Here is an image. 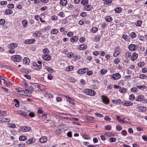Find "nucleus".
Returning <instances> with one entry per match:
<instances>
[{
	"mask_svg": "<svg viewBox=\"0 0 147 147\" xmlns=\"http://www.w3.org/2000/svg\"><path fill=\"white\" fill-rule=\"evenodd\" d=\"M6 113V112L5 111H0V117L1 116Z\"/></svg>",
	"mask_w": 147,
	"mask_h": 147,
	"instance_id": "0e129e2a",
	"label": "nucleus"
},
{
	"mask_svg": "<svg viewBox=\"0 0 147 147\" xmlns=\"http://www.w3.org/2000/svg\"><path fill=\"white\" fill-rule=\"evenodd\" d=\"M94 41L96 42L99 41L100 40V38L99 36H96L94 38Z\"/></svg>",
	"mask_w": 147,
	"mask_h": 147,
	"instance_id": "13d9d810",
	"label": "nucleus"
},
{
	"mask_svg": "<svg viewBox=\"0 0 147 147\" xmlns=\"http://www.w3.org/2000/svg\"><path fill=\"white\" fill-rule=\"evenodd\" d=\"M121 8L120 7H117L115 9V11L116 13H119L121 11Z\"/></svg>",
	"mask_w": 147,
	"mask_h": 147,
	"instance_id": "473e14b6",
	"label": "nucleus"
},
{
	"mask_svg": "<svg viewBox=\"0 0 147 147\" xmlns=\"http://www.w3.org/2000/svg\"><path fill=\"white\" fill-rule=\"evenodd\" d=\"M83 92L86 94L90 96H94L96 94V92L94 90L89 89H84L83 91Z\"/></svg>",
	"mask_w": 147,
	"mask_h": 147,
	"instance_id": "f257e3e1",
	"label": "nucleus"
},
{
	"mask_svg": "<svg viewBox=\"0 0 147 147\" xmlns=\"http://www.w3.org/2000/svg\"><path fill=\"white\" fill-rule=\"evenodd\" d=\"M107 72V70L106 69H102L100 70V72L102 74H106Z\"/></svg>",
	"mask_w": 147,
	"mask_h": 147,
	"instance_id": "de8ad7c7",
	"label": "nucleus"
},
{
	"mask_svg": "<svg viewBox=\"0 0 147 147\" xmlns=\"http://www.w3.org/2000/svg\"><path fill=\"white\" fill-rule=\"evenodd\" d=\"M67 3V0H61L60 1V4L62 6L66 5Z\"/></svg>",
	"mask_w": 147,
	"mask_h": 147,
	"instance_id": "cd10ccee",
	"label": "nucleus"
},
{
	"mask_svg": "<svg viewBox=\"0 0 147 147\" xmlns=\"http://www.w3.org/2000/svg\"><path fill=\"white\" fill-rule=\"evenodd\" d=\"M95 115L96 117H98L100 118H102L103 117V115L102 114H101L98 113H95Z\"/></svg>",
	"mask_w": 147,
	"mask_h": 147,
	"instance_id": "4d7b16f0",
	"label": "nucleus"
},
{
	"mask_svg": "<svg viewBox=\"0 0 147 147\" xmlns=\"http://www.w3.org/2000/svg\"><path fill=\"white\" fill-rule=\"evenodd\" d=\"M147 78L146 76L144 74H141L139 76V78L142 79H144Z\"/></svg>",
	"mask_w": 147,
	"mask_h": 147,
	"instance_id": "603ef678",
	"label": "nucleus"
},
{
	"mask_svg": "<svg viewBox=\"0 0 147 147\" xmlns=\"http://www.w3.org/2000/svg\"><path fill=\"white\" fill-rule=\"evenodd\" d=\"M86 118L88 120L90 121H93L94 119L93 117L89 116H87L86 117Z\"/></svg>",
	"mask_w": 147,
	"mask_h": 147,
	"instance_id": "bf43d9fd",
	"label": "nucleus"
},
{
	"mask_svg": "<svg viewBox=\"0 0 147 147\" xmlns=\"http://www.w3.org/2000/svg\"><path fill=\"white\" fill-rule=\"evenodd\" d=\"M58 15L61 18H63L65 16L64 13L63 12H60Z\"/></svg>",
	"mask_w": 147,
	"mask_h": 147,
	"instance_id": "a18cd8bd",
	"label": "nucleus"
},
{
	"mask_svg": "<svg viewBox=\"0 0 147 147\" xmlns=\"http://www.w3.org/2000/svg\"><path fill=\"white\" fill-rule=\"evenodd\" d=\"M45 69L49 73H52L54 72V70L50 67L46 66Z\"/></svg>",
	"mask_w": 147,
	"mask_h": 147,
	"instance_id": "a878e982",
	"label": "nucleus"
},
{
	"mask_svg": "<svg viewBox=\"0 0 147 147\" xmlns=\"http://www.w3.org/2000/svg\"><path fill=\"white\" fill-rule=\"evenodd\" d=\"M138 90V89L137 88H133L131 89V92H136Z\"/></svg>",
	"mask_w": 147,
	"mask_h": 147,
	"instance_id": "774afa93",
	"label": "nucleus"
},
{
	"mask_svg": "<svg viewBox=\"0 0 147 147\" xmlns=\"http://www.w3.org/2000/svg\"><path fill=\"white\" fill-rule=\"evenodd\" d=\"M45 96L47 97H48V98H52V95L50 93H47L46 94Z\"/></svg>",
	"mask_w": 147,
	"mask_h": 147,
	"instance_id": "69168bd1",
	"label": "nucleus"
},
{
	"mask_svg": "<svg viewBox=\"0 0 147 147\" xmlns=\"http://www.w3.org/2000/svg\"><path fill=\"white\" fill-rule=\"evenodd\" d=\"M69 80L70 82L74 83L76 81L75 79L72 77H70L69 78Z\"/></svg>",
	"mask_w": 147,
	"mask_h": 147,
	"instance_id": "c03bdc74",
	"label": "nucleus"
},
{
	"mask_svg": "<svg viewBox=\"0 0 147 147\" xmlns=\"http://www.w3.org/2000/svg\"><path fill=\"white\" fill-rule=\"evenodd\" d=\"M98 28L96 27H93L92 30V31L93 33H95L98 30Z\"/></svg>",
	"mask_w": 147,
	"mask_h": 147,
	"instance_id": "6e6d98bb",
	"label": "nucleus"
},
{
	"mask_svg": "<svg viewBox=\"0 0 147 147\" xmlns=\"http://www.w3.org/2000/svg\"><path fill=\"white\" fill-rule=\"evenodd\" d=\"M42 32L40 31H36L33 34V36L34 37L39 36L41 34Z\"/></svg>",
	"mask_w": 147,
	"mask_h": 147,
	"instance_id": "aec40b11",
	"label": "nucleus"
},
{
	"mask_svg": "<svg viewBox=\"0 0 147 147\" xmlns=\"http://www.w3.org/2000/svg\"><path fill=\"white\" fill-rule=\"evenodd\" d=\"M11 59L13 61L16 62H19L21 60V56L19 55H16L11 57Z\"/></svg>",
	"mask_w": 147,
	"mask_h": 147,
	"instance_id": "39448f33",
	"label": "nucleus"
},
{
	"mask_svg": "<svg viewBox=\"0 0 147 147\" xmlns=\"http://www.w3.org/2000/svg\"><path fill=\"white\" fill-rule=\"evenodd\" d=\"M112 102L113 103H115L116 104H121L122 105V101L120 99L113 100H112Z\"/></svg>",
	"mask_w": 147,
	"mask_h": 147,
	"instance_id": "f3484780",
	"label": "nucleus"
},
{
	"mask_svg": "<svg viewBox=\"0 0 147 147\" xmlns=\"http://www.w3.org/2000/svg\"><path fill=\"white\" fill-rule=\"evenodd\" d=\"M35 142V139L34 138H31L26 142V143L27 144L29 145L30 144H32L34 143Z\"/></svg>",
	"mask_w": 147,
	"mask_h": 147,
	"instance_id": "2eb2a0df",
	"label": "nucleus"
},
{
	"mask_svg": "<svg viewBox=\"0 0 147 147\" xmlns=\"http://www.w3.org/2000/svg\"><path fill=\"white\" fill-rule=\"evenodd\" d=\"M114 50L115 51V53H117L118 54H119L120 52V49L119 47H116L115 48V49Z\"/></svg>",
	"mask_w": 147,
	"mask_h": 147,
	"instance_id": "8fccbe9b",
	"label": "nucleus"
},
{
	"mask_svg": "<svg viewBox=\"0 0 147 147\" xmlns=\"http://www.w3.org/2000/svg\"><path fill=\"white\" fill-rule=\"evenodd\" d=\"M101 98L102 102L106 105H108L109 103V101L108 98L105 95H102Z\"/></svg>",
	"mask_w": 147,
	"mask_h": 147,
	"instance_id": "7ed1b4c3",
	"label": "nucleus"
},
{
	"mask_svg": "<svg viewBox=\"0 0 147 147\" xmlns=\"http://www.w3.org/2000/svg\"><path fill=\"white\" fill-rule=\"evenodd\" d=\"M144 64V62L142 61L139 63L138 64V66L139 67H141L143 66Z\"/></svg>",
	"mask_w": 147,
	"mask_h": 147,
	"instance_id": "864d4df0",
	"label": "nucleus"
},
{
	"mask_svg": "<svg viewBox=\"0 0 147 147\" xmlns=\"http://www.w3.org/2000/svg\"><path fill=\"white\" fill-rule=\"evenodd\" d=\"M0 3L2 5H5L7 4V2L6 1H3L1 2Z\"/></svg>",
	"mask_w": 147,
	"mask_h": 147,
	"instance_id": "338daca9",
	"label": "nucleus"
},
{
	"mask_svg": "<svg viewBox=\"0 0 147 147\" xmlns=\"http://www.w3.org/2000/svg\"><path fill=\"white\" fill-rule=\"evenodd\" d=\"M109 141L111 142H115L116 141V139L114 138H111L109 139Z\"/></svg>",
	"mask_w": 147,
	"mask_h": 147,
	"instance_id": "e2e57ef3",
	"label": "nucleus"
},
{
	"mask_svg": "<svg viewBox=\"0 0 147 147\" xmlns=\"http://www.w3.org/2000/svg\"><path fill=\"white\" fill-rule=\"evenodd\" d=\"M88 69L87 68H83L79 69L77 71V73L78 74H84L88 71Z\"/></svg>",
	"mask_w": 147,
	"mask_h": 147,
	"instance_id": "0eeeda50",
	"label": "nucleus"
},
{
	"mask_svg": "<svg viewBox=\"0 0 147 147\" xmlns=\"http://www.w3.org/2000/svg\"><path fill=\"white\" fill-rule=\"evenodd\" d=\"M121 77V74L119 73H117L111 75V77L113 80H117L119 79Z\"/></svg>",
	"mask_w": 147,
	"mask_h": 147,
	"instance_id": "f03ea898",
	"label": "nucleus"
},
{
	"mask_svg": "<svg viewBox=\"0 0 147 147\" xmlns=\"http://www.w3.org/2000/svg\"><path fill=\"white\" fill-rule=\"evenodd\" d=\"M131 54L129 52L127 51L125 54V57L126 58L128 59L131 56Z\"/></svg>",
	"mask_w": 147,
	"mask_h": 147,
	"instance_id": "2f4dec72",
	"label": "nucleus"
},
{
	"mask_svg": "<svg viewBox=\"0 0 147 147\" xmlns=\"http://www.w3.org/2000/svg\"><path fill=\"white\" fill-rule=\"evenodd\" d=\"M116 129L118 131H119L121 130L122 128L121 126L119 125H117L116 126Z\"/></svg>",
	"mask_w": 147,
	"mask_h": 147,
	"instance_id": "052dcab7",
	"label": "nucleus"
},
{
	"mask_svg": "<svg viewBox=\"0 0 147 147\" xmlns=\"http://www.w3.org/2000/svg\"><path fill=\"white\" fill-rule=\"evenodd\" d=\"M10 121V119L8 118L3 117L0 119V121L3 123L8 122Z\"/></svg>",
	"mask_w": 147,
	"mask_h": 147,
	"instance_id": "f8f14e48",
	"label": "nucleus"
},
{
	"mask_svg": "<svg viewBox=\"0 0 147 147\" xmlns=\"http://www.w3.org/2000/svg\"><path fill=\"white\" fill-rule=\"evenodd\" d=\"M16 103L15 105V106L16 107H19V102L16 99H15L13 100Z\"/></svg>",
	"mask_w": 147,
	"mask_h": 147,
	"instance_id": "4c0bfd02",
	"label": "nucleus"
},
{
	"mask_svg": "<svg viewBox=\"0 0 147 147\" xmlns=\"http://www.w3.org/2000/svg\"><path fill=\"white\" fill-rule=\"evenodd\" d=\"M42 58L45 60L49 61L51 59V57L47 54H44L42 55Z\"/></svg>",
	"mask_w": 147,
	"mask_h": 147,
	"instance_id": "9b49d317",
	"label": "nucleus"
},
{
	"mask_svg": "<svg viewBox=\"0 0 147 147\" xmlns=\"http://www.w3.org/2000/svg\"><path fill=\"white\" fill-rule=\"evenodd\" d=\"M138 55L137 53H134L130 57L131 60L133 61H135L138 57Z\"/></svg>",
	"mask_w": 147,
	"mask_h": 147,
	"instance_id": "4468645a",
	"label": "nucleus"
},
{
	"mask_svg": "<svg viewBox=\"0 0 147 147\" xmlns=\"http://www.w3.org/2000/svg\"><path fill=\"white\" fill-rule=\"evenodd\" d=\"M144 97V96L143 95H140L136 97V100L137 101H142V100H143Z\"/></svg>",
	"mask_w": 147,
	"mask_h": 147,
	"instance_id": "4be33fe9",
	"label": "nucleus"
},
{
	"mask_svg": "<svg viewBox=\"0 0 147 147\" xmlns=\"http://www.w3.org/2000/svg\"><path fill=\"white\" fill-rule=\"evenodd\" d=\"M87 46L83 44L80 45L79 47V49L80 50H84L86 49L87 48Z\"/></svg>",
	"mask_w": 147,
	"mask_h": 147,
	"instance_id": "5701e85b",
	"label": "nucleus"
},
{
	"mask_svg": "<svg viewBox=\"0 0 147 147\" xmlns=\"http://www.w3.org/2000/svg\"><path fill=\"white\" fill-rule=\"evenodd\" d=\"M18 46V44L16 43H11L9 44L8 47L9 49H14Z\"/></svg>",
	"mask_w": 147,
	"mask_h": 147,
	"instance_id": "9d476101",
	"label": "nucleus"
},
{
	"mask_svg": "<svg viewBox=\"0 0 147 147\" xmlns=\"http://www.w3.org/2000/svg\"><path fill=\"white\" fill-rule=\"evenodd\" d=\"M137 88L140 90H142V91H144V90L146 89L147 88V87L146 86L142 85V86H137Z\"/></svg>",
	"mask_w": 147,
	"mask_h": 147,
	"instance_id": "c85d7f7f",
	"label": "nucleus"
},
{
	"mask_svg": "<svg viewBox=\"0 0 147 147\" xmlns=\"http://www.w3.org/2000/svg\"><path fill=\"white\" fill-rule=\"evenodd\" d=\"M137 109L141 111H146V107L138 105L137 108Z\"/></svg>",
	"mask_w": 147,
	"mask_h": 147,
	"instance_id": "6ab92c4d",
	"label": "nucleus"
},
{
	"mask_svg": "<svg viewBox=\"0 0 147 147\" xmlns=\"http://www.w3.org/2000/svg\"><path fill=\"white\" fill-rule=\"evenodd\" d=\"M18 113L19 115L25 117L27 118L28 117V114L26 112H24L21 111H18Z\"/></svg>",
	"mask_w": 147,
	"mask_h": 147,
	"instance_id": "ddd939ff",
	"label": "nucleus"
},
{
	"mask_svg": "<svg viewBox=\"0 0 147 147\" xmlns=\"http://www.w3.org/2000/svg\"><path fill=\"white\" fill-rule=\"evenodd\" d=\"M130 36L132 38H136L137 36V35L134 32H131L129 34Z\"/></svg>",
	"mask_w": 147,
	"mask_h": 147,
	"instance_id": "c9c22d12",
	"label": "nucleus"
},
{
	"mask_svg": "<svg viewBox=\"0 0 147 147\" xmlns=\"http://www.w3.org/2000/svg\"><path fill=\"white\" fill-rule=\"evenodd\" d=\"M22 25L24 28L26 27L28 25V22L26 20H24L22 21Z\"/></svg>",
	"mask_w": 147,
	"mask_h": 147,
	"instance_id": "b1692460",
	"label": "nucleus"
},
{
	"mask_svg": "<svg viewBox=\"0 0 147 147\" xmlns=\"http://www.w3.org/2000/svg\"><path fill=\"white\" fill-rule=\"evenodd\" d=\"M42 52L44 54H47L49 53V51L47 48H45L42 50Z\"/></svg>",
	"mask_w": 147,
	"mask_h": 147,
	"instance_id": "a19ab883",
	"label": "nucleus"
},
{
	"mask_svg": "<svg viewBox=\"0 0 147 147\" xmlns=\"http://www.w3.org/2000/svg\"><path fill=\"white\" fill-rule=\"evenodd\" d=\"M142 24V21L139 20L137 21L136 23V26H140Z\"/></svg>",
	"mask_w": 147,
	"mask_h": 147,
	"instance_id": "ea45409f",
	"label": "nucleus"
},
{
	"mask_svg": "<svg viewBox=\"0 0 147 147\" xmlns=\"http://www.w3.org/2000/svg\"><path fill=\"white\" fill-rule=\"evenodd\" d=\"M119 91L121 93H124L126 91V89L124 88H121L119 89Z\"/></svg>",
	"mask_w": 147,
	"mask_h": 147,
	"instance_id": "37998d69",
	"label": "nucleus"
},
{
	"mask_svg": "<svg viewBox=\"0 0 147 147\" xmlns=\"http://www.w3.org/2000/svg\"><path fill=\"white\" fill-rule=\"evenodd\" d=\"M8 125H9L8 127H9L14 128L16 127V125L13 124L9 123Z\"/></svg>",
	"mask_w": 147,
	"mask_h": 147,
	"instance_id": "49530a36",
	"label": "nucleus"
},
{
	"mask_svg": "<svg viewBox=\"0 0 147 147\" xmlns=\"http://www.w3.org/2000/svg\"><path fill=\"white\" fill-rule=\"evenodd\" d=\"M5 20L3 19H2L0 20V25H3L5 23Z\"/></svg>",
	"mask_w": 147,
	"mask_h": 147,
	"instance_id": "5fc2aeb1",
	"label": "nucleus"
},
{
	"mask_svg": "<svg viewBox=\"0 0 147 147\" xmlns=\"http://www.w3.org/2000/svg\"><path fill=\"white\" fill-rule=\"evenodd\" d=\"M31 129V128L29 126H22L21 127L19 130L20 131L25 132L28 131Z\"/></svg>",
	"mask_w": 147,
	"mask_h": 147,
	"instance_id": "20e7f679",
	"label": "nucleus"
},
{
	"mask_svg": "<svg viewBox=\"0 0 147 147\" xmlns=\"http://www.w3.org/2000/svg\"><path fill=\"white\" fill-rule=\"evenodd\" d=\"M23 63L25 64H28L30 62V59L28 57H25L23 59Z\"/></svg>",
	"mask_w": 147,
	"mask_h": 147,
	"instance_id": "393cba45",
	"label": "nucleus"
},
{
	"mask_svg": "<svg viewBox=\"0 0 147 147\" xmlns=\"http://www.w3.org/2000/svg\"><path fill=\"white\" fill-rule=\"evenodd\" d=\"M135 99V96L133 94H131L129 96V99L131 101H133Z\"/></svg>",
	"mask_w": 147,
	"mask_h": 147,
	"instance_id": "58836bf2",
	"label": "nucleus"
},
{
	"mask_svg": "<svg viewBox=\"0 0 147 147\" xmlns=\"http://www.w3.org/2000/svg\"><path fill=\"white\" fill-rule=\"evenodd\" d=\"M88 0H82L81 1V4L83 5H87L88 3Z\"/></svg>",
	"mask_w": 147,
	"mask_h": 147,
	"instance_id": "f704fd0d",
	"label": "nucleus"
},
{
	"mask_svg": "<svg viewBox=\"0 0 147 147\" xmlns=\"http://www.w3.org/2000/svg\"><path fill=\"white\" fill-rule=\"evenodd\" d=\"M74 69V67L72 65L68 67L65 69V71L67 72L72 71Z\"/></svg>",
	"mask_w": 147,
	"mask_h": 147,
	"instance_id": "bb28decb",
	"label": "nucleus"
},
{
	"mask_svg": "<svg viewBox=\"0 0 147 147\" xmlns=\"http://www.w3.org/2000/svg\"><path fill=\"white\" fill-rule=\"evenodd\" d=\"M92 7V6L90 5H86L84 7V10L86 11H89L90 10Z\"/></svg>",
	"mask_w": 147,
	"mask_h": 147,
	"instance_id": "a211bd4d",
	"label": "nucleus"
},
{
	"mask_svg": "<svg viewBox=\"0 0 147 147\" xmlns=\"http://www.w3.org/2000/svg\"><path fill=\"white\" fill-rule=\"evenodd\" d=\"M7 6L8 8L10 9H12L14 8V5L12 3L9 4Z\"/></svg>",
	"mask_w": 147,
	"mask_h": 147,
	"instance_id": "680f3d73",
	"label": "nucleus"
},
{
	"mask_svg": "<svg viewBox=\"0 0 147 147\" xmlns=\"http://www.w3.org/2000/svg\"><path fill=\"white\" fill-rule=\"evenodd\" d=\"M47 140V137L45 136H43L40 138L39 141L40 143H44Z\"/></svg>",
	"mask_w": 147,
	"mask_h": 147,
	"instance_id": "dca6fc26",
	"label": "nucleus"
},
{
	"mask_svg": "<svg viewBox=\"0 0 147 147\" xmlns=\"http://www.w3.org/2000/svg\"><path fill=\"white\" fill-rule=\"evenodd\" d=\"M137 47V45H136L131 44L128 46V48L129 50L134 51L136 50Z\"/></svg>",
	"mask_w": 147,
	"mask_h": 147,
	"instance_id": "6e6552de",
	"label": "nucleus"
},
{
	"mask_svg": "<svg viewBox=\"0 0 147 147\" xmlns=\"http://www.w3.org/2000/svg\"><path fill=\"white\" fill-rule=\"evenodd\" d=\"M66 98L67 101L69 102V103H71V104H73V100L72 98L67 96H66Z\"/></svg>",
	"mask_w": 147,
	"mask_h": 147,
	"instance_id": "72a5a7b5",
	"label": "nucleus"
},
{
	"mask_svg": "<svg viewBox=\"0 0 147 147\" xmlns=\"http://www.w3.org/2000/svg\"><path fill=\"white\" fill-rule=\"evenodd\" d=\"M128 36L127 34H124L122 36V38L125 41L128 40Z\"/></svg>",
	"mask_w": 147,
	"mask_h": 147,
	"instance_id": "09e8293b",
	"label": "nucleus"
},
{
	"mask_svg": "<svg viewBox=\"0 0 147 147\" xmlns=\"http://www.w3.org/2000/svg\"><path fill=\"white\" fill-rule=\"evenodd\" d=\"M34 67H35L34 68L35 69L38 70L39 69H40L42 68V65H39L38 64H36Z\"/></svg>",
	"mask_w": 147,
	"mask_h": 147,
	"instance_id": "79ce46f5",
	"label": "nucleus"
},
{
	"mask_svg": "<svg viewBox=\"0 0 147 147\" xmlns=\"http://www.w3.org/2000/svg\"><path fill=\"white\" fill-rule=\"evenodd\" d=\"M122 105L124 106H130L133 105L132 102L128 100H124L122 102Z\"/></svg>",
	"mask_w": 147,
	"mask_h": 147,
	"instance_id": "423d86ee",
	"label": "nucleus"
},
{
	"mask_svg": "<svg viewBox=\"0 0 147 147\" xmlns=\"http://www.w3.org/2000/svg\"><path fill=\"white\" fill-rule=\"evenodd\" d=\"M78 39V38L77 36H73L70 38V40L71 42L77 41Z\"/></svg>",
	"mask_w": 147,
	"mask_h": 147,
	"instance_id": "c756f323",
	"label": "nucleus"
},
{
	"mask_svg": "<svg viewBox=\"0 0 147 147\" xmlns=\"http://www.w3.org/2000/svg\"><path fill=\"white\" fill-rule=\"evenodd\" d=\"M105 19L107 22H111L113 20V19L112 18V17L109 16H108L106 17L105 18Z\"/></svg>",
	"mask_w": 147,
	"mask_h": 147,
	"instance_id": "e433bc0d",
	"label": "nucleus"
},
{
	"mask_svg": "<svg viewBox=\"0 0 147 147\" xmlns=\"http://www.w3.org/2000/svg\"><path fill=\"white\" fill-rule=\"evenodd\" d=\"M27 139V137L26 136L23 135L20 136L19 138V140L21 141H25Z\"/></svg>",
	"mask_w": 147,
	"mask_h": 147,
	"instance_id": "412c9836",
	"label": "nucleus"
},
{
	"mask_svg": "<svg viewBox=\"0 0 147 147\" xmlns=\"http://www.w3.org/2000/svg\"><path fill=\"white\" fill-rule=\"evenodd\" d=\"M58 30L57 29H54L51 31V33L53 34H57L58 32Z\"/></svg>",
	"mask_w": 147,
	"mask_h": 147,
	"instance_id": "3c124183",
	"label": "nucleus"
},
{
	"mask_svg": "<svg viewBox=\"0 0 147 147\" xmlns=\"http://www.w3.org/2000/svg\"><path fill=\"white\" fill-rule=\"evenodd\" d=\"M13 11L10 9H8L5 10V13L6 15L11 14L13 13Z\"/></svg>",
	"mask_w": 147,
	"mask_h": 147,
	"instance_id": "7c9ffc66",
	"label": "nucleus"
},
{
	"mask_svg": "<svg viewBox=\"0 0 147 147\" xmlns=\"http://www.w3.org/2000/svg\"><path fill=\"white\" fill-rule=\"evenodd\" d=\"M35 41L36 40L35 39H32L25 40L24 43L26 44H30L34 43Z\"/></svg>",
	"mask_w": 147,
	"mask_h": 147,
	"instance_id": "1a4fd4ad",
	"label": "nucleus"
}]
</instances>
